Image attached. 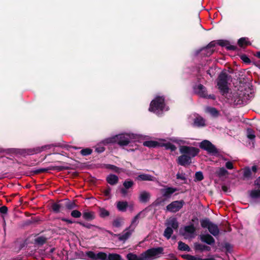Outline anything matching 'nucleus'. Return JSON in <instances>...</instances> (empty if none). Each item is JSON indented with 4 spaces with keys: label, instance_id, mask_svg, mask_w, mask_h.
<instances>
[{
    "label": "nucleus",
    "instance_id": "54",
    "mask_svg": "<svg viewBox=\"0 0 260 260\" xmlns=\"http://www.w3.org/2000/svg\"><path fill=\"white\" fill-rule=\"evenodd\" d=\"M207 73L211 77H212L215 74V69H214L213 67L210 68L207 71Z\"/></svg>",
    "mask_w": 260,
    "mask_h": 260
},
{
    "label": "nucleus",
    "instance_id": "41",
    "mask_svg": "<svg viewBox=\"0 0 260 260\" xmlns=\"http://www.w3.org/2000/svg\"><path fill=\"white\" fill-rule=\"evenodd\" d=\"M173 141L179 145L190 144L188 140L183 138H175Z\"/></svg>",
    "mask_w": 260,
    "mask_h": 260
},
{
    "label": "nucleus",
    "instance_id": "37",
    "mask_svg": "<svg viewBox=\"0 0 260 260\" xmlns=\"http://www.w3.org/2000/svg\"><path fill=\"white\" fill-rule=\"evenodd\" d=\"M65 207L69 210H72L78 207L74 202L68 201L65 204Z\"/></svg>",
    "mask_w": 260,
    "mask_h": 260
},
{
    "label": "nucleus",
    "instance_id": "14",
    "mask_svg": "<svg viewBox=\"0 0 260 260\" xmlns=\"http://www.w3.org/2000/svg\"><path fill=\"white\" fill-rule=\"evenodd\" d=\"M177 162L178 164L185 166L186 165H189L191 162V158L186 154H182L179 156L177 159Z\"/></svg>",
    "mask_w": 260,
    "mask_h": 260
},
{
    "label": "nucleus",
    "instance_id": "7",
    "mask_svg": "<svg viewBox=\"0 0 260 260\" xmlns=\"http://www.w3.org/2000/svg\"><path fill=\"white\" fill-rule=\"evenodd\" d=\"M164 248L161 247L152 248L142 253L144 260H152L160 257L163 254Z\"/></svg>",
    "mask_w": 260,
    "mask_h": 260
},
{
    "label": "nucleus",
    "instance_id": "34",
    "mask_svg": "<svg viewBox=\"0 0 260 260\" xmlns=\"http://www.w3.org/2000/svg\"><path fill=\"white\" fill-rule=\"evenodd\" d=\"M194 124L198 126H202L205 125V120L201 117H198L194 119Z\"/></svg>",
    "mask_w": 260,
    "mask_h": 260
},
{
    "label": "nucleus",
    "instance_id": "32",
    "mask_svg": "<svg viewBox=\"0 0 260 260\" xmlns=\"http://www.w3.org/2000/svg\"><path fill=\"white\" fill-rule=\"evenodd\" d=\"M178 249L181 251H189L190 250L189 247L181 241L178 242Z\"/></svg>",
    "mask_w": 260,
    "mask_h": 260
},
{
    "label": "nucleus",
    "instance_id": "56",
    "mask_svg": "<svg viewBox=\"0 0 260 260\" xmlns=\"http://www.w3.org/2000/svg\"><path fill=\"white\" fill-rule=\"evenodd\" d=\"M105 150L104 146L101 145H98L95 148V151L98 153H102Z\"/></svg>",
    "mask_w": 260,
    "mask_h": 260
},
{
    "label": "nucleus",
    "instance_id": "51",
    "mask_svg": "<svg viewBox=\"0 0 260 260\" xmlns=\"http://www.w3.org/2000/svg\"><path fill=\"white\" fill-rule=\"evenodd\" d=\"M225 167L226 169L232 170L234 169L233 163L232 161L228 160L225 164Z\"/></svg>",
    "mask_w": 260,
    "mask_h": 260
},
{
    "label": "nucleus",
    "instance_id": "10",
    "mask_svg": "<svg viewBox=\"0 0 260 260\" xmlns=\"http://www.w3.org/2000/svg\"><path fill=\"white\" fill-rule=\"evenodd\" d=\"M201 148L206 150L209 153L215 154L217 152L216 147L209 141L204 140L200 144Z\"/></svg>",
    "mask_w": 260,
    "mask_h": 260
},
{
    "label": "nucleus",
    "instance_id": "20",
    "mask_svg": "<svg viewBox=\"0 0 260 260\" xmlns=\"http://www.w3.org/2000/svg\"><path fill=\"white\" fill-rule=\"evenodd\" d=\"M215 174L218 177L226 178L229 175V172L224 167L219 168L215 172Z\"/></svg>",
    "mask_w": 260,
    "mask_h": 260
},
{
    "label": "nucleus",
    "instance_id": "48",
    "mask_svg": "<svg viewBox=\"0 0 260 260\" xmlns=\"http://www.w3.org/2000/svg\"><path fill=\"white\" fill-rule=\"evenodd\" d=\"M247 137L250 140H253L255 138V135L254 132L251 128H248L247 130Z\"/></svg>",
    "mask_w": 260,
    "mask_h": 260
},
{
    "label": "nucleus",
    "instance_id": "33",
    "mask_svg": "<svg viewBox=\"0 0 260 260\" xmlns=\"http://www.w3.org/2000/svg\"><path fill=\"white\" fill-rule=\"evenodd\" d=\"M250 196L253 199H260V190L254 189L250 192Z\"/></svg>",
    "mask_w": 260,
    "mask_h": 260
},
{
    "label": "nucleus",
    "instance_id": "59",
    "mask_svg": "<svg viewBox=\"0 0 260 260\" xmlns=\"http://www.w3.org/2000/svg\"><path fill=\"white\" fill-rule=\"evenodd\" d=\"M183 257L185 258L186 259H187L188 260H196V258L194 256L189 255V254H186V255H183Z\"/></svg>",
    "mask_w": 260,
    "mask_h": 260
},
{
    "label": "nucleus",
    "instance_id": "57",
    "mask_svg": "<svg viewBox=\"0 0 260 260\" xmlns=\"http://www.w3.org/2000/svg\"><path fill=\"white\" fill-rule=\"evenodd\" d=\"M8 211V208L5 206H2L0 207V212L2 214H6Z\"/></svg>",
    "mask_w": 260,
    "mask_h": 260
},
{
    "label": "nucleus",
    "instance_id": "31",
    "mask_svg": "<svg viewBox=\"0 0 260 260\" xmlns=\"http://www.w3.org/2000/svg\"><path fill=\"white\" fill-rule=\"evenodd\" d=\"M104 167L107 169L112 170V171L115 173H120L122 171V169L121 168H118L116 166L110 165V164H105L104 165Z\"/></svg>",
    "mask_w": 260,
    "mask_h": 260
},
{
    "label": "nucleus",
    "instance_id": "45",
    "mask_svg": "<svg viewBox=\"0 0 260 260\" xmlns=\"http://www.w3.org/2000/svg\"><path fill=\"white\" fill-rule=\"evenodd\" d=\"M100 215L101 217H106L109 215V212L104 208H100Z\"/></svg>",
    "mask_w": 260,
    "mask_h": 260
},
{
    "label": "nucleus",
    "instance_id": "38",
    "mask_svg": "<svg viewBox=\"0 0 260 260\" xmlns=\"http://www.w3.org/2000/svg\"><path fill=\"white\" fill-rule=\"evenodd\" d=\"M162 146L165 147L166 149H170L171 151H175L177 147L173 144L170 142L166 143H161Z\"/></svg>",
    "mask_w": 260,
    "mask_h": 260
},
{
    "label": "nucleus",
    "instance_id": "3",
    "mask_svg": "<svg viewBox=\"0 0 260 260\" xmlns=\"http://www.w3.org/2000/svg\"><path fill=\"white\" fill-rule=\"evenodd\" d=\"M168 107L165 103L164 96H156L150 104L149 110L157 115L161 114L164 111H168Z\"/></svg>",
    "mask_w": 260,
    "mask_h": 260
},
{
    "label": "nucleus",
    "instance_id": "39",
    "mask_svg": "<svg viewBox=\"0 0 260 260\" xmlns=\"http://www.w3.org/2000/svg\"><path fill=\"white\" fill-rule=\"evenodd\" d=\"M238 43L240 47H243L244 45H248L250 44L249 41H248V39L245 37L240 38L238 40Z\"/></svg>",
    "mask_w": 260,
    "mask_h": 260
},
{
    "label": "nucleus",
    "instance_id": "58",
    "mask_svg": "<svg viewBox=\"0 0 260 260\" xmlns=\"http://www.w3.org/2000/svg\"><path fill=\"white\" fill-rule=\"evenodd\" d=\"M241 58L243 61L246 63H249L250 61L249 58L245 55H242Z\"/></svg>",
    "mask_w": 260,
    "mask_h": 260
},
{
    "label": "nucleus",
    "instance_id": "25",
    "mask_svg": "<svg viewBox=\"0 0 260 260\" xmlns=\"http://www.w3.org/2000/svg\"><path fill=\"white\" fill-rule=\"evenodd\" d=\"M83 218L87 221H90L95 218V215L93 212L89 211H84L82 215Z\"/></svg>",
    "mask_w": 260,
    "mask_h": 260
},
{
    "label": "nucleus",
    "instance_id": "46",
    "mask_svg": "<svg viewBox=\"0 0 260 260\" xmlns=\"http://www.w3.org/2000/svg\"><path fill=\"white\" fill-rule=\"evenodd\" d=\"M173 229H166L164 232V236L167 239H169L173 234Z\"/></svg>",
    "mask_w": 260,
    "mask_h": 260
},
{
    "label": "nucleus",
    "instance_id": "2",
    "mask_svg": "<svg viewBox=\"0 0 260 260\" xmlns=\"http://www.w3.org/2000/svg\"><path fill=\"white\" fill-rule=\"evenodd\" d=\"M85 255L88 257V260H124L119 254L111 253L107 255L106 253L100 252L95 253L93 251H87Z\"/></svg>",
    "mask_w": 260,
    "mask_h": 260
},
{
    "label": "nucleus",
    "instance_id": "15",
    "mask_svg": "<svg viewBox=\"0 0 260 260\" xmlns=\"http://www.w3.org/2000/svg\"><path fill=\"white\" fill-rule=\"evenodd\" d=\"M136 180L140 181H155L156 180V178L148 174L145 173H140L138 176L136 178Z\"/></svg>",
    "mask_w": 260,
    "mask_h": 260
},
{
    "label": "nucleus",
    "instance_id": "28",
    "mask_svg": "<svg viewBox=\"0 0 260 260\" xmlns=\"http://www.w3.org/2000/svg\"><path fill=\"white\" fill-rule=\"evenodd\" d=\"M202 228H217V226L210 221L208 219H203L201 221Z\"/></svg>",
    "mask_w": 260,
    "mask_h": 260
},
{
    "label": "nucleus",
    "instance_id": "9",
    "mask_svg": "<svg viewBox=\"0 0 260 260\" xmlns=\"http://www.w3.org/2000/svg\"><path fill=\"white\" fill-rule=\"evenodd\" d=\"M184 205V202L183 200L175 201L169 204L166 208L168 211L175 213L181 209Z\"/></svg>",
    "mask_w": 260,
    "mask_h": 260
},
{
    "label": "nucleus",
    "instance_id": "44",
    "mask_svg": "<svg viewBox=\"0 0 260 260\" xmlns=\"http://www.w3.org/2000/svg\"><path fill=\"white\" fill-rule=\"evenodd\" d=\"M134 182L132 180H125L123 183V185L124 188L126 189H129L132 187L134 185Z\"/></svg>",
    "mask_w": 260,
    "mask_h": 260
},
{
    "label": "nucleus",
    "instance_id": "18",
    "mask_svg": "<svg viewBox=\"0 0 260 260\" xmlns=\"http://www.w3.org/2000/svg\"><path fill=\"white\" fill-rule=\"evenodd\" d=\"M49 239L46 236L36 235L35 236L34 244L37 245H43Z\"/></svg>",
    "mask_w": 260,
    "mask_h": 260
},
{
    "label": "nucleus",
    "instance_id": "55",
    "mask_svg": "<svg viewBox=\"0 0 260 260\" xmlns=\"http://www.w3.org/2000/svg\"><path fill=\"white\" fill-rule=\"evenodd\" d=\"M176 178L178 179H180V180H183V181H184L186 179V178L185 177V175L183 173H178L176 174Z\"/></svg>",
    "mask_w": 260,
    "mask_h": 260
},
{
    "label": "nucleus",
    "instance_id": "36",
    "mask_svg": "<svg viewBox=\"0 0 260 260\" xmlns=\"http://www.w3.org/2000/svg\"><path fill=\"white\" fill-rule=\"evenodd\" d=\"M206 111L214 117L217 116L219 114L218 111L215 108L207 107Z\"/></svg>",
    "mask_w": 260,
    "mask_h": 260
},
{
    "label": "nucleus",
    "instance_id": "53",
    "mask_svg": "<svg viewBox=\"0 0 260 260\" xmlns=\"http://www.w3.org/2000/svg\"><path fill=\"white\" fill-rule=\"evenodd\" d=\"M251 174V170L250 168H246L244 171V176L249 177Z\"/></svg>",
    "mask_w": 260,
    "mask_h": 260
},
{
    "label": "nucleus",
    "instance_id": "52",
    "mask_svg": "<svg viewBox=\"0 0 260 260\" xmlns=\"http://www.w3.org/2000/svg\"><path fill=\"white\" fill-rule=\"evenodd\" d=\"M37 221L36 218H31V219H27L25 222V225L28 226L31 225L32 223H34Z\"/></svg>",
    "mask_w": 260,
    "mask_h": 260
},
{
    "label": "nucleus",
    "instance_id": "12",
    "mask_svg": "<svg viewBox=\"0 0 260 260\" xmlns=\"http://www.w3.org/2000/svg\"><path fill=\"white\" fill-rule=\"evenodd\" d=\"M180 233L186 239L193 238L197 235L196 229H180Z\"/></svg>",
    "mask_w": 260,
    "mask_h": 260
},
{
    "label": "nucleus",
    "instance_id": "63",
    "mask_svg": "<svg viewBox=\"0 0 260 260\" xmlns=\"http://www.w3.org/2000/svg\"><path fill=\"white\" fill-rule=\"evenodd\" d=\"M62 221H66L69 223H73V221L70 219H68L67 218H63L61 219Z\"/></svg>",
    "mask_w": 260,
    "mask_h": 260
},
{
    "label": "nucleus",
    "instance_id": "64",
    "mask_svg": "<svg viewBox=\"0 0 260 260\" xmlns=\"http://www.w3.org/2000/svg\"><path fill=\"white\" fill-rule=\"evenodd\" d=\"M255 184L256 185H257L258 186H259L260 187V176L255 181Z\"/></svg>",
    "mask_w": 260,
    "mask_h": 260
},
{
    "label": "nucleus",
    "instance_id": "26",
    "mask_svg": "<svg viewBox=\"0 0 260 260\" xmlns=\"http://www.w3.org/2000/svg\"><path fill=\"white\" fill-rule=\"evenodd\" d=\"M128 206V203L126 201H119L117 203L116 207L117 209L121 212L126 211Z\"/></svg>",
    "mask_w": 260,
    "mask_h": 260
},
{
    "label": "nucleus",
    "instance_id": "6",
    "mask_svg": "<svg viewBox=\"0 0 260 260\" xmlns=\"http://www.w3.org/2000/svg\"><path fill=\"white\" fill-rule=\"evenodd\" d=\"M59 145H46L41 147L38 146L32 148L20 149L18 150V153L23 156H26L27 155H31L41 153L46 149H50L53 146L57 147Z\"/></svg>",
    "mask_w": 260,
    "mask_h": 260
},
{
    "label": "nucleus",
    "instance_id": "27",
    "mask_svg": "<svg viewBox=\"0 0 260 260\" xmlns=\"http://www.w3.org/2000/svg\"><path fill=\"white\" fill-rule=\"evenodd\" d=\"M219 45L222 47H225L228 50H235L237 47L231 44L229 42L227 41H222L220 42Z\"/></svg>",
    "mask_w": 260,
    "mask_h": 260
},
{
    "label": "nucleus",
    "instance_id": "19",
    "mask_svg": "<svg viewBox=\"0 0 260 260\" xmlns=\"http://www.w3.org/2000/svg\"><path fill=\"white\" fill-rule=\"evenodd\" d=\"M166 225L167 228H178V223L175 217H171L167 220Z\"/></svg>",
    "mask_w": 260,
    "mask_h": 260
},
{
    "label": "nucleus",
    "instance_id": "13",
    "mask_svg": "<svg viewBox=\"0 0 260 260\" xmlns=\"http://www.w3.org/2000/svg\"><path fill=\"white\" fill-rule=\"evenodd\" d=\"M194 92L201 97H207L206 88L203 85L199 84L193 87Z\"/></svg>",
    "mask_w": 260,
    "mask_h": 260
},
{
    "label": "nucleus",
    "instance_id": "43",
    "mask_svg": "<svg viewBox=\"0 0 260 260\" xmlns=\"http://www.w3.org/2000/svg\"><path fill=\"white\" fill-rule=\"evenodd\" d=\"M123 221L122 218H116L114 220L113 225V226L117 227V228L120 226L122 225Z\"/></svg>",
    "mask_w": 260,
    "mask_h": 260
},
{
    "label": "nucleus",
    "instance_id": "21",
    "mask_svg": "<svg viewBox=\"0 0 260 260\" xmlns=\"http://www.w3.org/2000/svg\"><path fill=\"white\" fill-rule=\"evenodd\" d=\"M150 198V194L146 191H142L139 195V200L142 203L148 202Z\"/></svg>",
    "mask_w": 260,
    "mask_h": 260
},
{
    "label": "nucleus",
    "instance_id": "60",
    "mask_svg": "<svg viewBox=\"0 0 260 260\" xmlns=\"http://www.w3.org/2000/svg\"><path fill=\"white\" fill-rule=\"evenodd\" d=\"M111 190V188L108 187V188H107L106 190H105V191L104 192L105 195L107 197H110Z\"/></svg>",
    "mask_w": 260,
    "mask_h": 260
},
{
    "label": "nucleus",
    "instance_id": "35",
    "mask_svg": "<svg viewBox=\"0 0 260 260\" xmlns=\"http://www.w3.org/2000/svg\"><path fill=\"white\" fill-rule=\"evenodd\" d=\"M200 51L202 52V53L205 55L210 56L213 53L214 49H211L210 47H206L201 49Z\"/></svg>",
    "mask_w": 260,
    "mask_h": 260
},
{
    "label": "nucleus",
    "instance_id": "42",
    "mask_svg": "<svg viewBox=\"0 0 260 260\" xmlns=\"http://www.w3.org/2000/svg\"><path fill=\"white\" fill-rule=\"evenodd\" d=\"M92 152V150L91 149L89 148H86L83 149L81 150L80 153L83 156H87L90 155Z\"/></svg>",
    "mask_w": 260,
    "mask_h": 260
},
{
    "label": "nucleus",
    "instance_id": "61",
    "mask_svg": "<svg viewBox=\"0 0 260 260\" xmlns=\"http://www.w3.org/2000/svg\"><path fill=\"white\" fill-rule=\"evenodd\" d=\"M127 189H126L125 188H121L120 190L121 193L122 194L123 196H125L127 193Z\"/></svg>",
    "mask_w": 260,
    "mask_h": 260
},
{
    "label": "nucleus",
    "instance_id": "8",
    "mask_svg": "<svg viewBox=\"0 0 260 260\" xmlns=\"http://www.w3.org/2000/svg\"><path fill=\"white\" fill-rule=\"evenodd\" d=\"M179 151L180 153L185 154L192 159L198 154L200 150L198 148L194 147L181 146L179 147Z\"/></svg>",
    "mask_w": 260,
    "mask_h": 260
},
{
    "label": "nucleus",
    "instance_id": "5",
    "mask_svg": "<svg viewBox=\"0 0 260 260\" xmlns=\"http://www.w3.org/2000/svg\"><path fill=\"white\" fill-rule=\"evenodd\" d=\"M229 103L234 105H241L244 104L246 98L242 91H237L230 93L228 91V95H224Z\"/></svg>",
    "mask_w": 260,
    "mask_h": 260
},
{
    "label": "nucleus",
    "instance_id": "4",
    "mask_svg": "<svg viewBox=\"0 0 260 260\" xmlns=\"http://www.w3.org/2000/svg\"><path fill=\"white\" fill-rule=\"evenodd\" d=\"M231 80V76L225 72H221L218 76L217 84L220 92L225 95L229 91V82Z\"/></svg>",
    "mask_w": 260,
    "mask_h": 260
},
{
    "label": "nucleus",
    "instance_id": "16",
    "mask_svg": "<svg viewBox=\"0 0 260 260\" xmlns=\"http://www.w3.org/2000/svg\"><path fill=\"white\" fill-rule=\"evenodd\" d=\"M132 233V231L129 230L128 229H126L121 234L115 235L118 237L119 241L125 242L131 236Z\"/></svg>",
    "mask_w": 260,
    "mask_h": 260
},
{
    "label": "nucleus",
    "instance_id": "40",
    "mask_svg": "<svg viewBox=\"0 0 260 260\" xmlns=\"http://www.w3.org/2000/svg\"><path fill=\"white\" fill-rule=\"evenodd\" d=\"M141 214V212H140L134 217V218L132 220L131 226L135 227L138 225L139 222Z\"/></svg>",
    "mask_w": 260,
    "mask_h": 260
},
{
    "label": "nucleus",
    "instance_id": "1",
    "mask_svg": "<svg viewBox=\"0 0 260 260\" xmlns=\"http://www.w3.org/2000/svg\"><path fill=\"white\" fill-rule=\"evenodd\" d=\"M143 139L144 136L142 135L132 132H125L107 138L103 140L101 143L104 145L109 144H117L121 147L127 146L135 147V148L130 149L133 151L137 148L135 143L140 142Z\"/></svg>",
    "mask_w": 260,
    "mask_h": 260
},
{
    "label": "nucleus",
    "instance_id": "11",
    "mask_svg": "<svg viewBox=\"0 0 260 260\" xmlns=\"http://www.w3.org/2000/svg\"><path fill=\"white\" fill-rule=\"evenodd\" d=\"M178 189L176 187H169L168 186H164V188L160 189V192L162 196L165 199H170L172 194Z\"/></svg>",
    "mask_w": 260,
    "mask_h": 260
},
{
    "label": "nucleus",
    "instance_id": "62",
    "mask_svg": "<svg viewBox=\"0 0 260 260\" xmlns=\"http://www.w3.org/2000/svg\"><path fill=\"white\" fill-rule=\"evenodd\" d=\"M204 98L210 99H212V100H214L215 99V96L214 94H210V95L207 94V96L204 97Z\"/></svg>",
    "mask_w": 260,
    "mask_h": 260
},
{
    "label": "nucleus",
    "instance_id": "22",
    "mask_svg": "<svg viewBox=\"0 0 260 260\" xmlns=\"http://www.w3.org/2000/svg\"><path fill=\"white\" fill-rule=\"evenodd\" d=\"M143 145L149 148H155L161 146V143L156 141H146L143 142Z\"/></svg>",
    "mask_w": 260,
    "mask_h": 260
},
{
    "label": "nucleus",
    "instance_id": "50",
    "mask_svg": "<svg viewBox=\"0 0 260 260\" xmlns=\"http://www.w3.org/2000/svg\"><path fill=\"white\" fill-rule=\"evenodd\" d=\"M208 230L209 232L215 237L220 234L219 229H208Z\"/></svg>",
    "mask_w": 260,
    "mask_h": 260
},
{
    "label": "nucleus",
    "instance_id": "30",
    "mask_svg": "<svg viewBox=\"0 0 260 260\" xmlns=\"http://www.w3.org/2000/svg\"><path fill=\"white\" fill-rule=\"evenodd\" d=\"M63 208V205L59 203H55L53 204L52 205V210L55 213L60 212Z\"/></svg>",
    "mask_w": 260,
    "mask_h": 260
},
{
    "label": "nucleus",
    "instance_id": "49",
    "mask_svg": "<svg viewBox=\"0 0 260 260\" xmlns=\"http://www.w3.org/2000/svg\"><path fill=\"white\" fill-rule=\"evenodd\" d=\"M204 179L203 174L201 171L197 172L195 174V180L201 181Z\"/></svg>",
    "mask_w": 260,
    "mask_h": 260
},
{
    "label": "nucleus",
    "instance_id": "23",
    "mask_svg": "<svg viewBox=\"0 0 260 260\" xmlns=\"http://www.w3.org/2000/svg\"><path fill=\"white\" fill-rule=\"evenodd\" d=\"M106 180L109 184L114 185L117 183L118 177L115 175L110 174L107 177Z\"/></svg>",
    "mask_w": 260,
    "mask_h": 260
},
{
    "label": "nucleus",
    "instance_id": "24",
    "mask_svg": "<svg viewBox=\"0 0 260 260\" xmlns=\"http://www.w3.org/2000/svg\"><path fill=\"white\" fill-rule=\"evenodd\" d=\"M194 249L196 250V251H210L211 248L209 246H206V245H203V244H200V243H195L194 244Z\"/></svg>",
    "mask_w": 260,
    "mask_h": 260
},
{
    "label": "nucleus",
    "instance_id": "29",
    "mask_svg": "<svg viewBox=\"0 0 260 260\" xmlns=\"http://www.w3.org/2000/svg\"><path fill=\"white\" fill-rule=\"evenodd\" d=\"M127 260H144L142 256V253L140 256H138L133 253H128L126 256Z\"/></svg>",
    "mask_w": 260,
    "mask_h": 260
},
{
    "label": "nucleus",
    "instance_id": "47",
    "mask_svg": "<svg viewBox=\"0 0 260 260\" xmlns=\"http://www.w3.org/2000/svg\"><path fill=\"white\" fill-rule=\"evenodd\" d=\"M71 215L74 218H78L81 217L82 214L79 211L74 210L71 212Z\"/></svg>",
    "mask_w": 260,
    "mask_h": 260
},
{
    "label": "nucleus",
    "instance_id": "17",
    "mask_svg": "<svg viewBox=\"0 0 260 260\" xmlns=\"http://www.w3.org/2000/svg\"><path fill=\"white\" fill-rule=\"evenodd\" d=\"M200 240L204 243L209 245L214 244L215 240L214 238L208 234H203L200 235Z\"/></svg>",
    "mask_w": 260,
    "mask_h": 260
}]
</instances>
